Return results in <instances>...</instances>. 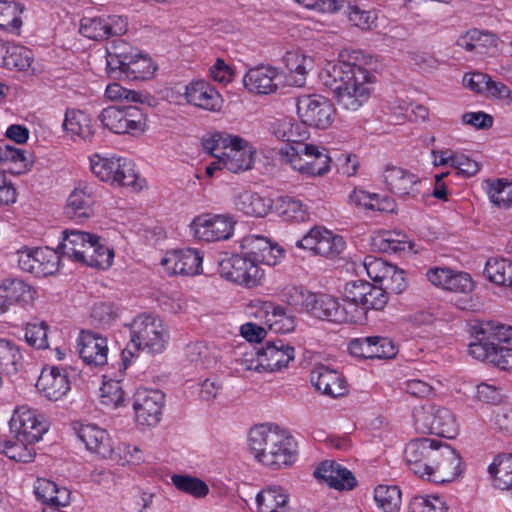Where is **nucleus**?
Masks as SVG:
<instances>
[{
	"mask_svg": "<svg viewBox=\"0 0 512 512\" xmlns=\"http://www.w3.org/2000/svg\"><path fill=\"white\" fill-rule=\"evenodd\" d=\"M357 52L340 53L336 63H328L320 73L324 86L333 93L337 105L346 111L356 112L370 99L373 92L374 76L363 66L352 62Z\"/></svg>",
	"mask_w": 512,
	"mask_h": 512,
	"instance_id": "obj_1",
	"label": "nucleus"
},
{
	"mask_svg": "<svg viewBox=\"0 0 512 512\" xmlns=\"http://www.w3.org/2000/svg\"><path fill=\"white\" fill-rule=\"evenodd\" d=\"M405 460L411 472L437 484L454 481L462 473L460 454L450 445L431 438L411 440L405 448Z\"/></svg>",
	"mask_w": 512,
	"mask_h": 512,
	"instance_id": "obj_2",
	"label": "nucleus"
},
{
	"mask_svg": "<svg viewBox=\"0 0 512 512\" xmlns=\"http://www.w3.org/2000/svg\"><path fill=\"white\" fill-rule=\"evenodd\" d=\"M248 445L254 458L271 470L290 468L298 459L294 437L277 425L261 424L252 427Z\"/></svg>",
	"mask_w": 512,
	"mask_h": 512,
	"instance_id": "obj_3",
	"label": "nucleus"
},
{
	"mask_svg": "<svg viewBox=\"0 0 512 512\" xmlns=\"http://www.w3.org/2000/svg\"><path fill=\"white\" fill-rule=\"evenodd\" d=\"M477 341L469 345V354L501 370H512V348L499 346L512 338V326L494 320L480 321L472 326Z\"/></svg>",
	"mask_w": 512,
	"mask_h": 512,
	"instance_id": "obj_4",
	"label": "nucleus"
},
{
	"mask_svg": "<svg viewBox=\"0 0 512 512\" xmlns=\"http://www.w3.org/2000/svg\"><path fill=\"white\" fill-rule=\"evenodd\" d=\"M106 70L114 79L145 80L153 76L156 66L128 43L119 41L107 49Z\"/></svg>",
	"mask_w": 512,
	"mask_h": 512,
	"instance_id": "obj_5",
	"label": "nucleus"
},
{
	"mask_svg": "<svg viewBox=\"0 0 512 512\" xmlns=\"http://www.w3.org/2000/svg\"><path fill=\"white\" fill-rule=\"evenodd\" d=\"M130 343L123 351L126 354L133 355L132 349L142 351L147 354H159L163 352L169 341V331L163 321L153 315L141 314L135 317L129 324Z\"/></svg>",
	"mask_w": 512,
	"mask_h": 512,
	"instance_id": "obj_6",
	"label": "nucleus"
},
{
	"mask_svg": "<svg viewBox=\"0 0 512 512\" xmlns=\"http://www.w3.org/2000/svg\"><path fill=\"white\" fill-rule=\"evenodd\" d=\"M414 426L418 432L431 433L452 439L459 431L455 414L448 408L436 405L417 407L413 411Z\"/></svg>",
	"mask_w": 512,
	"mask_h": 512,
	"instance_id": "obj_7",
	"label": "nucleus"
},
{
	"mask_svg": "<svg viewBox=\"0 0 512 512\" xmlns=\"http://www.w3.org/2000/svg\"><path fill=\"white\" fill-rule=\"evenodd\" d=\"M90 169L97 178L111 185L135 189L138 187V175L134 165L126 158L94 154L90 157Z\"/></svg>",
	"mask_w": 512,
	"mask_h": 512,
	"instance_id": "obj_8",
	"label": "nucleus"
},
{
	"mask_svg": "<svg viewBox=\"0 0 512 512\" xmlns=\"http://www.w3.org/2000/svg\"><path fill=\"white\" fill-rule=\"evenodd\" d=\"M104 128L116 134L136 135L144 132L146 116L135 105H113L104 108L98 115Z\"/></svg>",
	"mask_w": 512,
	"mask_h": 512,
	"instance_id": "obj_9",
	"label": "nucleus"
},
{
	"mask_svg": "<svg viewBox=\"0 0 512 512\" xmlns=\"http://www.w3.org/2000/svg\"><path fill=\"white\" fill-rule=\"evenodd\" d=\"M305 312L314 318L334 323H363L361 310L349 311L337 299L327 294L312 292Z\"/></svg>",
	"mask_w": 512,
	"mask_h": 512,
	"instance_id": "obj_10",
	"label": "nucleus"
},
{
	"mask_svg": "<svg viewBox=\"0 0 512 512\" xmlns=\"http://www.w3.org/2000/svg\"><path fill=\"white\" fill-rule=\"evenodd\" d=\"M296 107L301 121L311 127L326 129L334 122L336 110L324 96L301 95L297 98Z\"/></svg>",
	"mask_w": 512,
	"mask_h": 512,
	"instance_id": "obj_11",
	"label": "nucleus"
},
{
	"mask_svg": "<svg viewBox=\"0 0 512 512\" xmlns=\"http://www.w3.org/2000/svg\"><path fill=\"white\" fill-rule=\"evenodd\" d=\"M222 277L248 288L260 285L264 271L246 254L226 256L219 261Z\"/></svg>",
	"mask_w": 512,
	"mask_h": 512,
	"instance_id": "obj_12",
	"label": "nucleus"
},
{
	"mask_svg": "<svg viewBox=\"0 0 512 512\" xmlns=\"http://www.w3.org/2000/svg\"><path fill=\"white\" fill-rule=\"evenodd\" d=\"M296 246L310 251L313 255L335 259L343 253L346 243L342 236L323 227H314L296 241Z\"/></svg>",
	"mask_w": 512,
	"mask_h": 512,
	"instance_id": "obj_13",
	"label": "nucleus"
},
{
	"mask_svg": "<svg viewBox=\"0 0 512 512\" xmlns=\"http://www.w3.org/2000/svg\"><path fill=\"white\" fill-rule=\"evenodd\" d=\"M235 221L228 214L204 213L196 216L190 224L195 238L205 242L229 239L234 231Z\"/></svg>",
	"mask_w": 512,
	"mask_h": 512,
	"instance_id": "obj_14",
	"label": "nucleus"
},
{
	"mask_svg": "<svg viewBox=\"0 0 512 512\" xmlns=\"http://www.w3.org/2000/svg\"><path fill=\"white\" fill-rule=\"evenodd\" d=\"M9 425L14 438L24 443L38 442L47 431L36 412L24 406L15 409Z\"/></svg>",
	"mask_w": 512,
	"mask_h": 512,
	"instance_id": "obj_15",
	"label": "nucleus"
},
{
	"mask_svg": "<svg viewBox=\"0 0 512 512\" xmlns=\"http://www.w3.org/2000/svg\"><path fill=\"white\" fill-rule=\"evenodd\" d=\"M383 181L387 190L401 199H415L420 194L421 179L402 167L393 164L385 165Z\"/></svg>",
	"mask_w": 512,
	"mask_h": 512,
	"instance_id": "obj_16",
	"label": "nucleus"
},
{
	"mask_svg": "<svg viewBox=\"0 0 512 512\" xmlns=\"http://www.w3.org/2000/svg\"><path fill=\"white\" fill-rule=\"evenodd\" d=\"M128 30L127 19L123 16L85 17L81 20L80 33L89 39L101 41L112 36H121Z\"/></svg>",
	"mask_w": 512,
	"mask_h": 512,
	"instance_id": "obj_17",
	"label": "nucleus"
},
{
	"mask_svg": "<svg viewBox=\"0 0 512 512\" xmlns=\"http://www.w3.org/2000/svg\"><path fill=\"white\" fill-rule=\"evenodd\" d=\"M97 187L86 181H79L67 198L65 214L76 220H86L94 214Z\"/></svg>",
	"mask_w": 512,
	"mask_h": 512,
	"instance_id": "obj_18",
	"label": "nucleus"
},
{
	"mask_svg": "<svg viewBox=\"0 0 512 512\" xmlns=\"http://www.w3.org/2000/svg\"><path fill=\"white\" fill-rule=\"evenodd\" d=\"M202 254L196 249L168 251L161 259V266L169 275L194 276L202 271Z\"/></svg>",
	"mask_w": 512,
	"mask_h": 512,
	"instance_id": "obj_19",
	"label": "nucleus"
},
{
	"mask_svg": "<svg viewBox=\"0 0 512 512\" xmlns=\"http://www.w3.org/2000/svg\"><path fill=\"white\" fill-rule=\"evenodd\" d=\"M164 394L159 390H138L135 394L133 409L136 421L143 426H155L161 420Z\"/></svg>",
	"mask_w": 512,
	"mask_h": 512,
	"instance_id": "obj_20",
	"label": "nucleus"
},
{
	"mask_svg": "<svg viewBox=\"0 0 512 512\" xmlns=\"http://www.w3.org/2000/svg\"><path fill=\"white\" fill-rule=\"evenodd\" d=\"M241 248L258 266L259 264L274 266L283 256L282 248L272 245L267 238L259 235L245 236L241 241Z\"/></svg>",
	"mask_w": 512,
	"mask_h": 512,
	"instance_id": "obj_21",
	"label": "nucleus"
},
{
	"mask_svg": "<svg viewBox=\"0 0 512 512\" xmlns=\"http://www.w3.org/2000/svg\"><path fill=\"white\" fill-rule=\"evenodd\" d=\"M256 309L255 316L264 318L269 330L275 333H289L295 328V319L286 314L285 310L270 301L256 300L251 304Z\"/></svg>",
	"mask_w": 512,
	"mask_h": 512,
	"instance_id": "obj_22",
	"label": "nucleus"
},
{
	"mask_svg": "<svg viewBox=\"0 0 512 512\" xmlns=\"http://www.w3.org/2000/svg\"><path fill=\"white\" fill-rule=\"evenodd\" d=\"M312 385L323 394L333 398L344 396L348 393V385L345 378L336 370L325 365H317L310 374Z\"/></svg>",
	"mask_w": 512,
	"mask_h": 512,
	"instance_id": "obj_23",
	"label": "nucleus"
},
{
	"mask_svg": "<svg viewBox=\"0 0 512 512\" xmlns=\"http://www.w3.org/2000/svg\"><path fill=\"white\" fill-rule=\"evenodd\" d=\"M281 73L271 66H258L248 70L243 78L245 88L255 94H271L277 91Z\"/></svg>",
	"mask_w": 512,
	"mask_h": 512,
	"instance_id": "obj_24",
	"label": "nucleus"
},
{
	"mask_svg": "<svg viewBox=\"0 0 512 512\" xmlns=\"http://www.w3.org/2000/svg\"><path fill=\"white\" fill-rule=\"evenodd\" d=\"M37 389L49 400L57 401L70 390L69 375L65 369L50 367L42 370Z\"/></svg>",
	"mask_w": 512,
	"mask_h": 512,
	"instance_id": "obj_25",
	"label": "nucleus"
},
{
	"mask_svg": "<svg viewBox=\"0 0 512 512\" xmlns=\"http://www.w3.org/2000/svg\"><path fill=\"white\" fill-rule=\"evenodd\" d=\"M78 438L87 450L99 454L103 458H112L114 448L106 430L94 424H81L75 427Z\"/></svg>",
	"mask_w": 512,
	"mask_h": 512,
	"instance_id": "obj_26",
	"label": "nucleus"
},
{
	"mask_svg": "<svg viewBox=\"0 0 512 512\" xmlns=\"http://www.w3.org/2000/svg\"><path fill=\"white\" fill-rule=\"evenodd\" d=\"M265 372H276L295 358V348L281 339L268 340L261 348Z\"/></svg>",
	"mask_w": 512,
	"mask_h": 512,
	"instance_id": "obj_27",
	"label": "nucleus"
},
{
	"mask_svg": "<svg viewBox=\"0 0 512 512\" xmlns=\"http://www.w3.org/2000/svg\"><path fill=\"white\" fill-rule=\"evenodd\" d=\"M79 355L89 365L102 366L107 363L106 338L93 332H81L78 339Z\"/></svg>",
	"mask_w": 512,
	"mask_h": 512,
	"instance_id": "obj_28",
	"label": "nucleus"
},
{
	"mask_svg": "<svg viewBox=\"0 0 512 512\" xmlns=\"http://www.w3.org/2000/svg\"><path fill=\"white\" fill-rule=\"evenodd\" d=\"M256 150L250 143L241 138V143L231 144L223 151V167L232 172L240 173L252 169Z\"/></svg>",
	"mask_w": 512,
	"mask_h": 512,
	"instance_id": "obj_29",
	"label": "nucleus"
},
{
	"mask_svg": "<svg viewBox=\"0 0 512 512\" xmlns=\"http://www.w3.org/2000/svg\"><path fill=\"white\" fill-rule=\"evenodd\" d=\"M187 102L209 111H219L222 107V97L219 92L204 80L191 82L186 87Z\"/></svg>",
	"mask_w": 512,
	"mask_h": 512,
	"instance_id": "obj_30",
	"label": "nucleus"
},
{
	"mask_svg": "<svg viewBox=\"0 0 512 512\" xmlns=\"http://www.w3.org/2000/svg\"><path fill=\"white\" fill-rule=\"evenodd\" d=\"M314 475L338 490H350L356 485V479L352 472L334 461L322 462L315 470Z\"/></svg>",
	"mask_w": 512,
	"mask_h": 512,
	"instance_id": "obj_31",
	"label": "nucleus"
},
{
	"mask_svg": "<svg viewBox=\"0 0 512 512\" xmlns=\"http://www.w3.org/2000/svg\"><path fill=\"white\" fill-rule=\"evenodd\" d=\"M94 237L95 235L78 230L63 231V242L60 245L62 254L76 262L83 263Z\"/></svg>",
	"mask_w": 512,
	"mask_h": 512,
	"instance_id": "obj_32",
	"label": "nucleus"
},
{
	"mask_svg": "<svg viewBox=\"0 0 512 512\" xmlns=\"http://www.w3.org/2000/svg\"><path fill=\"white\" fill-rule=\"evenodd\" d=\"M257 512H289L290 495L281 486L271 485L256 495Z\"/></svg>",
	"mask_w": 512,
	"mask_h": 512,
	"instance_id": "obj_33",
	"label": "nucleus"
},
{
	"mask_svg": "<svg viewBox=\"0 0 512 512\" xmlns=\"http://www.w3.org/2000/svg\"><path fill=\"white\" fill-rule=\"evenodd\" d=\"M34 493L43 504L53 507H64L70 502V491L58 487L56 483L45 478H38L34 484Z\"/></svg>",
	"mask_w": 512,
	"mask_h": 512,
	"instance_id": "obj_34",
	"label": "nucleus"
},
{
	"mask_svg": "<svg viewBox=\"0 0 512 512\" xmlns=\"http://www.w3.org/2000/svg\"><path fill=\"white\" fill-rule=\"evenodd\" d=\"M497 44L498 38L494 34L477 29L468 31L457 40L458 46L466 51H474L478 55H484L490 51L493 54Z\"/></svg>",
	"mask_w": 512,
	"mask_h": 512,
	"instance_id": "obj_35",
	"label": "nucleus"
},
{
	"mask_svg": "<svg viewBox=\"0 0 512 512\" xmlns=\"http://www.w3.org/2000/svg\"><path fill=\"white\" fill-rule=\"evenodd\" d=\"M0 292L9 308L12 304L29 305L36 296L35 289L20 279H6L0 284Z\"/></svg>",
	"mask_w": 512,
	"mask_h": 512,
	"instance_id": "obj_36",
	"label": "nucleus"
},
{
	"mask_svg": "<svg viewBox=\"0 0 512 512\" xmlns=\"http://www.w3.org/2000/svg\"><path fill=\"white\" fill-rule=\"evenodd\" d=\"M233 203L237 210L255 217L265 216L270 208V204L264 198L248 190L235 191Z\"/></svg>",
	"mask_w": 512,
	"mask_h": 512,
	"instance_id": "obj_37",
	"label": "nucleus"
},
{
	"mask_svg": "<svg viewBox=\"0 0 512 512\" xmlns=\"http://www.w3.org/2000/svg\"><path fill=\"white\" fill-rule=\"evenodd\" d=\"M283 62L291 76V84L302 87L306 75L313 67V60L299 50L288 51L283 57Z\"/></svg>",
	"mask_w": 512,
	"mask_h": 512,
	"instance_id": "obj_38",
	"label": "nucleus"
},
{
	"mask_svg": "<svg viewBox=\"0 0 512 512\" xmlns=\"http://www.w3.org/2000/svg\"><path fill=\"white\" fill-rule=\"evenodd\" d=\"M301 145L308 176H321L330 170L331 158L326 148L314 144Z\"/></svg>",
	"mask_w": 512,
	"mask_h": 512,
	"instance_id": "obj_39",
	"label": "nucleus"
},
{
	"mask_svg": "<svg viewBox=\"0 0 512 512\" xmlns=\"http://www.w3.org/2000/svg\"><path fill=\"white\" fill-rule=\"evenodd\" d=\"M0 162L3 172L20 175L29 170L32 165L31 159L24 150L11 146L0 147Z\"/></svg>",
	"mask_w": 512,
	"mask_h": 512,
	"instance_id": "obj_40",
	"label": "nucleus"
},
{
	"mask_svg": "<svg viewBox=\"0 0 512 512\" xmlns=\"http://www.w3.org/2000/svg\"><path fill=\"white\" fill-rule=\"evenodd\" d=\"M22 366V355L19 347L12 341L0 338V373L16 374Z\"/></svg>",
	"mask_w": 512,
	"mask_h": 512,
	"instance_id": "obj_41",
	"label": "nucleus"
},
{
	"mask_svg": "<svg viewBox=\"0 0 512 512\" xmlns=\"http://www.w3.org/2000/svg\"><path fill=\"white\" fill-rule=\"evenodd\" d=\"M495 485L503 490L512 488V454L498 455L488 467Z\"/></svg>",
	"mask_w": 512,
	"mask_h": 512,
	"instance_id": "obj_42",
	"label": "nucleus"
},
{
	"mask_svg": "<svg viewBox=\"0 0 512 512\" xmlns=\"http://www.w3.org/2000/svg\"><path fill=\"white\" fill-rule=\"evenodd\" d=\"M63 128L72 137L86 140L92 136L90 119L87 114L80 110L68 109L66 111Z\"/></svg>",
	"mask_w": 512,
	"mask_h": 512,
	"instance_id": "obj_43",
	"label": "nucleus"
},
{
	"mask_svg": "<svg viewBox=\"0 0 512 512\" xmlns=\"http://www.w3.org/2000/svg\"><path fill=\"white\" fill-rule=\"evenodd\" d=\"M484 273L491 282L512 287V261L491 258L486 262Z\"/></svg>",
	"mask_w": 512,
	"mask_h": 512,
	"instance_id": "obj_44",
	"label": "nucleus"
},
{
	"mask_svg": "<svg viewBox=\"0 0 512 512\" xmlns=\"http://www.w3.org/2000/svg\"><path fill=\"white\" fill-rule=\"evenodd\" d=\"M367 291H371V283L364 280H355L346 283L344 287V304L343 307H347L349 311L361 310L363 313V303L365 301V296L368 293ZM365 321V317L363 316V322Z\"/></svg>",
	"mask_w": 512,
	"mask_h": 512,
	"instance_id": "obj_45",
	"label": "nucleus"
},
{
	"mask_svg": "<svg viewBox=\"0 0 512 512\" xmlns=\"http://www.w3.org/2000/svg\"><path fill=\"white\" fill-rule=\"evenodd\" d=\"M374 499L383 512H398L401 506V491L394 485H379L375 488Z\"/></svg>",
	"mask_w": 512,
	"mask_h": 512,
	"instance_id": "obj_46",
	"label": "nucleus"
},
{
	"mask_svg": "<svg viewBox=\"0 0 512 512\" xmlns=\"http://www.w3.org/2000/svg\"><path fill=\"white\" fill-rule=\"evenodd\" d=\"M113 258V250L100 244L99 238L95 236L91 248L87 251L83 264L95 268L107 269L111 266Z\"/></svg>",
	"mask_w": 512,
	"mask_h": 512,
	"instance_id": "obj_47",
	"label": "nucleus"
},
{
	"mask_svg": "<svg viewBox=\"0 0 512 512\" xmlns=\"http://www.w3.org/2000/svg\"><path fill=\"white\" fill-rule=\"evenodd\" d=\"M36 267L34 274L48 276L56 273L59 269L60 256L48 247L35 248Z\"/></svg>",
	"mask_w": 512,
	"mask_h": 512,
	"instance_id": "obj_48",
	"label": "nucleus"
},
{
	"mask_svg": "<svg viewBox=\"0 0 512 512\" xmlns=\"http://www.w3.org/2000/svg\"><path fill=\"white\" fill-rule=\"evenodd\" d=\"M241 143V137L224 132H216L203 140L204 150L213 157L223 156L229 145Z\"/></svg>",
	"mask_w": 512,
	"mask_h": 512,
	"instance_id": "obj_49",
	"label": "nucleus"
},
{
	"mask_svg": "<svg viewBox=\"0 0 512 512\" xmlns=\"http://www.w3.org/2000/svg\"><path fill=\"white\" fill-rule=\"evenodd\" d=\"M100 402L108 408H118L125 403V392L119 381L109 380L100 388Z\"/></svg>",
	"mask_w": 512,
	"mask_h": 512,
	"instance_id": "obj_50",
	"label": "nucleus"
},
{
	"mask_svg": "<svg viewBox=\"0 0 512 512\" xmlns=\"http://www.w3.org/2000/svg\"><path fill=\"white\" fill-rule=\"evenodd\" d=\"M487 193L493 204L508 207L512 203V182L504 179L487 181Z\"/></svg>",
	"mask_w": 512,
	"mask_h": 512,
	"instance_id": "obj_51",
	"label": "nucleus"
},
{
	"mask_svg": "<svg viewBox=\"0 0 512 512\" xmlns=\"http://www.w3.org/2000/svg\"><path fill=\"white\" fill-rule=\"evenodd\" d=\"M34 443H24L14 438L2 442L3 453L12 460L27 463L35 456Z\"/></svg>",
	"mask_w": 512,
	"mask_h": 512,
	"instance_id": "obj_52",
	"label": "nucleus"
},
{
	"mask_svg": "<svg viewBox=\"0 0 512 512\" xmlns=\"http://www.w3.org/2000/svg\"><path fill=\"white\" fill-rule=\"evenodd\" d=\"M20 5L13 1L0 0V28L8 31H15L21 26Z\"/></svg>",
	"mask_w": 512,
	"mask_h": 512,
	"instance_id": "obj_53",
	"label": "nucleus"
},
{
	"mask_svg": "<svg viewBox=\"0 0 512 512\" xmlns=\"http://www.w3.org/2000/svg\"><path fill=\"white\" fill-rule=\"evenodd\" d=\"M277 209L280 215L287 221H305L307 211L300 200L291 197H281Z\"/></svg>",
	"mask_w": 512,
	"mask_h": 512,
	"instance_id": "obj_54",
	"label": "nucleus"
},
{
	"mask_svg": "<svg viewBox=\"0 0 512 512\" xmlns=\"http://www.w3.org/2000/svg\"><path fill=\"white\" fill-rule=\"evenodd\" d=\"M312 292L303 287L288 285L282 291V298L298 312H305Z\"/></svg>",
	"mask_w": 512,
	"mask_h": 512,
	"instance_id": "obj_55",
	"label": "nucleus"
},
{
	"mask_svg": "<svg viewBox=\"0 0 512 512\" xmlns=\"http://www.w3.org/2000/svg\"><path fill=\"white\" fill-rule=\"evenodd\" d=\"M32 62V52L19 45L10 44L5 62V68L26 70Z\"/></svg>",
	"mask_w": 512,
	"mask_h": 512,
	"instance_id": "obj_56",
	"label": "nucleus"
},
{
	"mask_svg": "<svg viewBox=\"0 0 512 512\" xmlns=\"http://www.w3.org/2000/svg\"><path fill=\"white\" fill-rule=\"evenodd\" d=\"M172 483L174 486L195 497H203L208 493V486L200 479L186 475H173Z\"/></svg>",
	"mask_w": 512,
	"mask_h": 512,
	"instance_id": "obj_57",
	"label": "nucleus"
},
{
	"mask_svg": "<svg viewBox=\"0 0 512 512\" xmlns=\"http://www.w3.org/2000/svg\"><path fill=\"white\" fill-rule=\"evenodd\" d=\"M447 506L438 496H415L409 504V512H446Z\"/></svg>",
	"mask_w": 512,
	"mask_h": 512,
	"instance_id": "obj_58",
	"label": "nucleus"
},
{
	"mask_svg": "<svg viewBox=\"0 0 512 512\" xmlns=\"http://www.w3.org/2000/svg\"><path fill=\"white\" fill-rule=\"evenodd\" d=\"M367 275L374 281L382 283L393 268V265L388 264L380 258L368 255L363 261Z\"/></svg>",
	"mask_w": 512,
	"mask_h": 512,
	"instance_id": "obj_59",
	"label": "nucleus"
},
{
	"mask_svg": "<svg viewBox=\"0 0 512 512\" xmlns=\"http://www.w3.org/2000/svg\"><path fill=\"white\" fill-rule=\"evenodd\" d=\"M279 155L283 163L289 164L294 170H297L301 174L308 175V170L304 164V154L301 144L299 147L286 145L284 148L280 149Z\"/></svg>",
	"mask_w": 512,
	"mask_h": 512,
	"instance_id": "obj_60",
	"label": "nucleus"
},
{
	"mask_svg": "<svg viewBox=\"0 0 512 512\" xmlns=\"http://www.w3.org/2000/svg\"><path fill=\"white\" fill-rule=\"evenodd\" d=\"M47 329L48 325L44 321L27 324L25 329L26 342L37 349L48 347Z\"/></svg>",
	"mask_w": 512,
	"mask_h": 512,
	"instance_id": "obj_61",
	"label": "nucleus"
},
{
	"mask_svg": "<svg viewBox=\"0 0 512 512\" xmlns=\"http://www.w3.org/2000/svg\"><path fill=\"white\" fill-rule=\"evenodd\" d=\"M346 13L350 23L363 30L371 29L377 19L375 13L361 9L357 5H349Z\"/></svg>",
	"mask_w": 512,
	"mask_h": 512,
	"instance_id": "obj_62",
	"label": "nucleus"
},
{
	"mask_svg": "<svg viewBox=\"0 0 512 512\" xmlns=\"http://www.w3.org/2000/svg\"><path fill=\"white\" fill-rule=\"evenodd\" d=\"M371 340V359H390L397 354V347L391 339L374 336Z\"/></svg>",
	"mask_w": 512,
	"mask_h": 512,
	"instance_id": "obj_63",
	"label": "nucleus"
},
{
	"mask_svg": "<svg viewBox=\"0 0 512 512\" xmlns=\"http://www.w3.org/2000/svg\"><path fill=\"white\" fill-rule=\"evenodd\" d=\"M367 292L363 306H361V309L364 311L365 318L366 312L369 309L381 310L388 302L387 292L381 286L371 284V291Z\"/></svg>",
	"mask_w": 512,
	"mask_h": 512,
	"instance_id": "obj_64",
	"label": "nucleus"
}]
</instances>
